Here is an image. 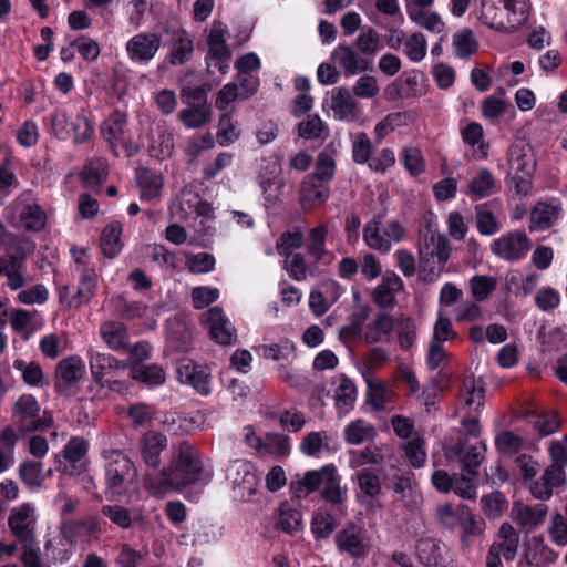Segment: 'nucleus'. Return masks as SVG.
Returning <instances> with one entry per match:
<instances>
[{
  "label": "nucleus",
  "instance_id": "nucleus-1",
  "mask_svg": "<svg viewBox=\"0 0 567 567\" xmlns=\"http://www.w3.org/2000/svg\"><path fill=\"white\" fill-rule=\"evenodd\" d=\"M450 250L449 239L445 235L439 233L424 235L419 247V255L422 271H429L425 276L426 279L434 280L440 276L450 258Z\"/></svg>",
  "mask_w": 567,
  "mask_h": 567
},
{
  "label": "nucleus",
  "instance_id": "nucleus-2",
  "mask_svg": "<svg viewBox=\"0 0 567 567\" xmlns=\"http://www.w3.org/2000/svg\"><path fill=\"white\" fill-rule=\"evenodd\" d=\"M51 130L62 141L82 144L93 134L91 122L82 114L69 116L65 111L56 110L51 117Z\"/></svg>",
  "mask_w": 567,
  "mask_h": 567
},
{
  "label": "nucleus",
  "instance_id": "nucleus-3",
  "mask_svg": "<svg viewBox=\"0 0 567 567\" xmlns=\"http://www.w3.org/2000/svg\"><path fill=\"white\" fill-rule=\"evenodd\" d=\"M520 544L518 532L507 522L502 523L496 539L488 548L485 565L486 567H504L501 554L506 561L516 558Z\"/></svg>",
  "mask_w": 567,
  "mask_h": 567
},
{
  "label": "nucleus",
  "instance_id": "nucleus-4",
  "mask_svg": "<svg viewBox=\"0 0 567 567\" xmlns=\"http://www.w3.org/2000/svg\"><path fill=\"white\" fill-rule=\"evenodd\" d=\"M228 35V28L220 21H214L212 23L207 35V66L218 69L223 74L228 72L229 61L231 59V51L227 45Z\"/></svg>",
  "mask_w": 567,
  "mask_h": 567
},
{
  "label": "nucleus",
  "instance_id": "nucleus-5",
  "mask_svg": "<svg viewBox=\"0 0 567 567\" xmlns=\"http://www.w3.org/2000/svg\"><path fill=\"white\" fill-rule=\"evenodd\" d=\"M382 220L381 215H375L363 228V240L365 245L381 252L390 250L393 243H399L405 235L404 227L396 220L389 221L385 226L382 225L384 237H378V225Z\"/></svg>",
  "mask_w": 567,
  "mask_h": 567
},
{
  "label": "nucleus",
  "instance_id": "nucleus-6",
  "mask_svg": "<svg viewBox=\"0 0 567 567\" xmlns=\"http://www.w3.org/2000/svg\"><path fill=\"white\" fill-rule=\"evenodd\" d=\"M200 321L215 342L221 346H230L237 341L236 328L220 307H212L202 313Z\"/></svg>",
  "mask_w": 567,
  "mask_h": 567
},
{
  "label": "nucleus",
  "instance_id": "nucleus-7",
  "mask_svg": "<svg viewBox=\"0 0 567 567\" xmlns=\"http://www.w3.org/2000/svg\"><path fill=\"white\" fill-rule=\"evenodd\" d=\"M530 248V239L520 230L504 234L491 244L492 252L507 261H517L524 258Z\"/></svg>",
  "mask_w": 567,
  "mask_h": 567
},
{
  "label": "nucleus",
  "instance_id": "nucleus-8",
  "mask_svg": "<svg viewBox=\"0 0 567 567\" xmlns=\"http://www.w3.org/2000/svg\"><path fill=\"white\" fill-rule=\"evenodd\" d=\"M199 463H169L163 467L158 477V488L165 492L168 488H181L193 484L200 475Z\"/></svg>",
  "mask_w": 567,
  "mask_h": 567
},
{
  "label": "nucleus",
  "instance_id": "nucleus-9",
  "mask_svg": "<svg viewBox=\"0 0 567 567\" xmlns=\"http://www.w3.org/2000/svg\"><path fill=\"white\" fill-rule=\"evenodd\" d=\"M162 47V37L156 32H140L125 44L128 59L134 63H148Z\"/></svg>",
  "mask_w": 567,
  "mask_h": 567
},
{
  "label": "nucleus",
  "instance_id": "nucleus-10",
  "mask_svg": "<svg viewBox=\"0 0 567 567\" xmlns=\"http://www.w3.org/2000/svg\"><path fill=\"white\" fill-rule=\"evenodd\" d=\"M96 285L95 270L93 268H83L81 270L80 285L75 293L70 297V287L63 286L59 292L60 302L69 309H78L92 299L95 293Z\"/></svg>",
  "mask_w": 567,
  "mask_h": 567
},
{
  "label": "nucleus",
  "instance_id": "nucleus-11",
  "mask_svg": "<svg viewBox=\"0 0 567 567\" xmlns=\"http://www.w3.org/2000/svg\"><path fill=\"white\" fill-rule=\"evenodd\" d=\"M8 526L19 544L28 545L35 543V516L33 508L29 504H23L11 511Z\"/></svg>",
  "mask_w": 567,
  "mask_h": 567
},
{
  "label": "nucleus",
  "instance_id": "nucleus-12",
  "mask_svg": "<svg viewBox=\"0 0 567 567\" xmlns=\"http://www.w3.org/2000/svg\"><path fill=\"white\" fill-rule=\"evenodd\" d=\"M12 417L22 432L35 431L40 424V406L31 394H23L16 402Z\"/></svg>",
  "mask_w": 567,
  "mask_h": 567
},
{
  "label": "nucleus",
  "instance_id": "nucleus-13",
  "mask_svg": "<svg viewBox=\"0 0 567 567\" xmlns=\"http://www.w3.org/2000/svg\"><path fill=\"white\" fill-rule=\"evenodd\" d=\"M566 481V474L561 463H551L543 475L530 484L529 489L534 497L547 501L553 495V489L561 486Z\"/></svg>",
  "mask_w": 567,
  "mask_h": 567
},
{
  "label": "nucleus",
  "instance_id": "nucleus-14",
  "mask_svg": "<svg viewBox=\"0 0 567 567\" xmlns=\"http://www.w3.org/2000/svg\"><path fill=\"white\" fill-rule=\"evenodd\" d=\"M175 148L174 134L166 123H157L150 128L148 154L163 161L169 158Z\"/></svg>",
  "mask_w": 567,
  "mask_h": 567
},
{
  "label": "nucleus",
  "instance_id": "nucleus-15",
  "mask_svg": "<svg viewBox=\"0 0 567 567\" xmlns=\"http://www.w3.org/2000/svg\"><path fill=\"white\" fill-rule=\"evenodd\" d=\"M331 110L336 118L353 122L359 118L361 110L354 95L346 87H336L331 93Z\"/></svg>",
  "mask_w": 567,
  "mask_h": 567
},
{
  "label": "nucleus",
  "instance_id": "nucleus-16",
  "mask_svg": "<svg viewBox=\"0 0 567 567\" xmlns=\"http://www.w3.org/2000/svg\"><path fill=\"white\" fill-rule=\"evenodd\" d=\"M555 553L544 543L543 536H534L524 545V551L519 560L522 567H543L554 563Z\"/></svg>",
  "mask_w": 567,
  "mask_h": 567
},
{
  "label": "nucleus",
  "instance_id": "nucleus-17",
  "mask_svg": "<svg viewBox=\"0 0 567 567\" xmlns=\"http://www.w3.org/2000/svg\"><path fill=\"white\" fill-rule=\"evenodd\" d=\"M177 374L182 383L189 384L198 393L207 395L210 392V373L207 368L184 361L178 365Z\"/></svg>",
  "mask_w": 567,
  "mask_h": 567
},
{
  "label": "nucleus",
  "instance_id": "nucleus-18",
  "mask_svg": "<svg viewBox=\"0 0 567 567\" xmlns=\"http://www.w3.org/2000/svg\"><path fill=\"white\" fill-rule=\"evenodd\" d=\"M331 59L340 65L346 76L365 72L370 69V62L347 44H339L332 51Z\"/></svg>",
  "mask_w": 567,
  "mask_h": 567
},
{
  "label": "nucleus",
  "instance_id": "nucleus-19",
  "mask_svg": "<svg viewBox=\"0 0 567 567\" xmlns=\"http://www.w3.org/2000/svg\"><path fill=\"white\" fill-rule=\"evenodd\" d=\"M404 287L402 279L393 271H386L372 292L373 302L380 308H392L396 303L395 295Z\"/></svg>",
  "mask_w": 567,
  "mask_h": 567
},
{
  "label": "nucleus",
  "instance_id": "nucleus-20",
  "mask_svg": "<svg viewBox=\"0 0 567 567\" xmlns=\"http://www.w3.org/2000/svg\"><path fill=\"white\" fill-rule=\"evenodd\" d=\"M0 276L7 278V287L11 290L21 289L29 281L25 272V262L23 257H17L7 254L0 258Z\"/></svg>",
  "mask_w": 567,
  "mask_h": 567
},
{
  "label": "nucleus",
  "instance_id": "nucleus-21",
  "mask_svg": "<svg viewBox=\"0 0 567 567\" xmlns=\"http://www.w3.org/2000/svg\"><path fill=\"white\" fill-rule=\"evenodd\" d=\"M478 19L491 29L504 33H512L503 0H482Z\"/></svg>",
  "mask_w": 567,
  "mask_h": 567
},
{
  "label": "nucleus",
  "instance_id": "nucleus-22",
  "mask_svg": "<svg viewBox=\"0 0 567 567\" xmlns=\"http://www.w3.org/2000/svg\"><path fill=\"white\" fill-rule=\"evenodd\" d=\"M394 330V318L386 312H379L367 324L362 338L367 344L389 342Z\"/></svg>",
  "mask_w": 567,
  "mask_h": 567
},
{
  "label": "nucleus",
  "instance_id": "nucleus-23",
  "mask_svg": "<svg viewBox=\"0 0 567 567\" xmlns=\"http://www.w3.org/2000/svg\"><path fill=\"white\" fill-rule=\"evenodd\" d=\"M85 365L83 361L78 357H70L63 359L58 363L55 375H56V388L66 390L76 384L84 375Z\"/></svg>",
  "mask_w": 567,
  "mask_h": 567
},
{
  "label": "nucleus",
  "instance_id": "nucleus-24",
  "mask_svg": "<svg viewBox=\"0 0 567 567\" xmlns=\"http://www.w3.org/2000/svg\"><path fill=\"white\" fill-rule=\"evenodd\" d=\"M509 172L534 173L535 159L530 145L524 140L515 141L508 151Z\"/></svg>",
  "mask_w": 567,
  "mask_h": 567
},
{
  "label": "nucleus",
  "instance_id": "nucleus-25",
  "mask_svg": "<svg viewBox=\"0 0 567 567\" xmlns=\"http://www.w3.org/2000/svg\"><path fill=\"white\" fill-rule=\"evenodd\" d=\"M99 333L103 342L113 351L121 352L127 348V327L120 321L109 320L100 326Z\"/></svg>",
  "mask_w": 567,
  "mask_h": 567
},
{
  "label": "nucleus",
  "instance_id": "nucleus-26",
  "mask_svg": "<svg viewBox=\"0 0 567 567\" xmlns=\"http://www.w3.org/2000/svg\"><path fill=\"white\" fill-rule=\"evenodd\" d=\"M336 540L338 547L352 557L364 556L368 551V546L362 538L361 528L353 524L348 525L338 533Z\"/></svg>",
  "mask_w": 567,
  "mask_h": 567
},
{
  "label": "nucleus",
  "instance_id": "nucleus-27",
  "mask_svg": "<svg viewBox=\"0 0 567 567\" xmlns=\"http://www.w3.org/2000/svg\"><path fill=\"white\" fill-rule=\"evenodd\" d=\"M97 530V523L94 518L84 520H68L61 525V536L69 544L89 540Z\"/></svg>",
  "mask_w": 567,
  "mask_h": 567
},
{
  "label": "nucleus",
  "instance_id": "nucleus-28",
  "mask_svg": "<svg viewBox=\"0 0 567 567\" xmlns=\"http://www.w3.org/2000/svg\"><path fill=\"white\" fill-rule=\"evenodd\" d=\"M329 196V189L316 177H305L300 186V203L303 208H315L322 205Z\"/></svg>",
  "mask_w": 567,
  "mask_h": 567
},
{
  "label": "nucleus",
  "instance_id": "nucleus-29",
  "mask_svg": "<svg viewBox=\"0 0 567 567\" xmlns=\"http://www.w3.org/2000/svg\"><path fill=\"white\" fill-rule=\"evenodd\" d=\"M137 185L142 199L156 200L162 195L164 177L156 171L142 168L137 173Z\"/></svg>",
  "mask_w": 567,
  "mask_h": 567
},
{
  "label": "nucleus",
  "instance_id": "nucleus-30",
  "mask_svg": "<svg viewBox=\"0 0 567 567\" xmlns=\"http://www.w3.org/2000/svg\"><path fill=\"white\" fill-rule=\"evenodd\" d=\"M194 52V42L184 29L175 30L172 33L169 63L173 65L184 64L190 60Z\"/></svg>",
  "mask_w": 567,
  "mask_h": 567
},
{
  "label": "nucleus",
  "instance_id": "nucleus-31",
  "mask_svg": "<svg viewBox=\"0 0 567 567\" xmlns=\"http://www.w3.org/2000/svg\"><path fill=\"white\" fill-rule=\"evenodd\" d=\"M126 123V114L120 111H115L102 123L101 126L102 137L110 144L111 151L116 156V142L123 137Z\"/></svg>",
  "mask_w": 567,
  "mask_h": 567
},
{
  "label": "nucleus",
  "instance_id": "nucleus-32",
  "mask_svg": "<svg viewBox=\"0 0 567 567\" xmlns=\"http://www.w3.org/2000/svg\"><path fill=\"white\" fill-rule=\"evenodd\" d=\"M559 214V206L538 202L530 212L529 230H545L551 227L557 221Z\"/></svg>",
  "mask_w": 567,
  "mask_h": 567
},
{
  "label": "nucleus",
  "instance_id": "nucleus-33",
  "mask_svg": "<svg viewBox=\"0 0 567 567\" xmlns=\"http://www.w3.org/2000/svg\"><path fill=\"white\" fill-rule=\"evenodd\" d=\"M121 235L122 224L118 221H112L104 227L100 237V247L105 257L113 259L120 254L123 247Z\"/></svg>",
  "mask_w": 567,
  "mask_h": 567
},
{
  "label": "nucleus",
  "instance_id": "nucleus-34",
  "mask_svg": "<svg viewBox=\"0 0 567 567\" xmlns=\"http://www.w3.org/2000/svg\"><path fill=\"white\" fill-rule=\"evenodd\" d=\"M547 506L545 504H537L535 506L523 505L515 503L513 506V518L523 527L540 525L547 514Z\"/></svg>",
  "mask_w": 567,
  "mask_h": 567
},
{
  "label": "nucleus",
  "instance_id": "nucleus-35",
  "mask_svg": "<svg viewBox=\"0 0 567 567\" xmlns=\"http://www.w3.org/2000/svg\"><path fill=\"white\" fill-rule=\"evenodd\" d=\"M178 120L187 128H199L212 120V107L208 103L190 104L178 112Z\"/></svg>",
  "mask_w": 567,
  "mask_h": 567
},
{
  "label": "nucleus",
  "instance_id": "nucleus-36",
  "mask_svg": "<svg viewBox=\"0 0 567 567\" xmlns=\"http://www.w3.org/2000/svg\"><path fill=\"white\" fill-rule=\"evenodd\" d=\"M290 454L289 437L279 433H267L261 447L259 450L260 456H270L285 458Z\"/></svg>",
  "mask_w": 567,
  "mask_h": 567
},
{
  "label": "nucleus",
  "instance_id": "nucleus-37",
  "mask_svg": "<svg viewBox=\"0 0 567 567\" xmlns=\"http://www.w3.org/2000/svg\"><path fill=\"white\" fill-rule=\"evenodd\" d=\"M461 399L468 414H477L485 401V391L473 378L465 379Z\"/></svg>",
  "mask_w": 567,
  "mask_h": 567
},
{
  "label": "nucleus",
  "instance_id": "nucleus-38",
  "mask_svg": "<svg viewBox=\"0 0 567 567\" xmlns=\"http://www.w3.org/2000/svg\"><path fill=\"white\" fill-rule=\"evenodd\" d=\"M486 445L482 442H458L446 451V458H460V461L484 460Z\"/></svg>",
  "mask_w": 567,
  "mask_h": 567
},
{
  "label": "nucleus",
  "instance_id": "nucleus-39",
  "mask_svg": "<svg viewBox=\"0 0 567 567\" xmlns=\"http://www.w3.org/2000/svg\"><path fill=\"white\" fill-rule=\"evenodd\" d=\"M504 9L507 13L509 22L508 27H511L512 32L518 30L523 27L530 13V1L529 0H503Z\"/></svg>",
  "mask_w": 567,
  "mask_h": 567
},
{
  "label": "nucleus",
  "instance_id": "nucleus-40",
  "mask_svg": "<svg viewBox=\"0 0 567 567\" xmlns=\"http://www.w3.org/2000/svg\"><path fill=\"white\" fill-rule=\"evenodd\" d=\"M177 199L178 208L184 215L195 213L199 216H207L212 210L209 205L203 202L199 195L189 187H184Z\"/></svg>",
  "mask_w": 567,
  "mask_h": 567
},
{
  "label": "nucleus",
  "instance_id": "nucleus-41",
  "mask_svg": "<svg viewBox=\"0 0 567 567\" xmlns=\"http://www.w3.org/2000/svg\"><path fill=\"white\" fill-rule=\"evenodd\" d=\"M336 472V467L330 465L328 473L324 474L321 496L327 503L341 505L346 501V491L341 487Z\"/></svg>",
  "mask_w": 567,
  "mask_h": 567
},
{
  "label": "nucleus",
  "instance_id": "nucleus-42",
  "mask_svg": "<svg viewBox=\"0 0 567 567\" xmlns=\"http://www.w3.org/2000/svg\"><path fill=\"white\" fill-rule=\"evenodd\" d=\"M52 473L53 467L51 463H22L20 467L22 481L32 487L40 486Z\"/></svg>",
  "mask_w": 567,
  "mask_h": 567
},
{
  "label": "nucleus",
  "instance_id": "nucleus-43",
  "mask_svg": "<svg viewBox=\"0 0 567 567\" xmlns=\"http://www.w3.org/2000/svg\"><path fill=\"white\" fill-rule=\"evenodd\" d=\"M298 134L305 140L323 142L329 135V128L319 115H308L298 124Z\"/></svg>",
  "mask_w": 567,
  "mask_h": 567
},
{
  "label": "nucleus",
  "instance_id": "nucleus-44",
  "mask_svg": "<svg viewBox=\"0 0 567 567\" xmlns=\"http://www.w3.org/2000/svg\"><path fill=\"white\" fill-rule=\"evenodd\" d=\"M496 192V182L488 169L478 171L468 184L467 194L475 199L487 197Z\"/></svg>",
  "mask_w": 567,
  "mask_h": 567
},
{
  "label": "nucleus",
  "instance_id": "nucleus-45",
  "mask_svg": "<svg viewBox=\"0 0 567 567\" xmlns=\"http://www.w3.org/2000/svg\"><path fill=\"white\" fill-rule=\"evenodd\" d=\"M107 164L101 157H94L87 161L82 171L83 183L87 187L100 186L107 177Z\"/></svg>",
  "mask_w": 567,
  "mask_h": 567
},
{
  "label": "nucleus",
  "instance_id": "nucleus-46",
  "mask_svg": "<svg viewBox=\"0 0 567 567\" xmlns=\"http://www.w3.org/2000/svg\"><path fill=\"white\" fill-rule=\"evenodd\" d=\"M13 368L21 372L22 380L30 386L40 388L48 383L42 368L34 361L27 362L17 359L13 362Z\"/></svg>",
  "mask_w": 567,
  "mask_h": 567
},
{
  "label": "nucleus",
  "instance_id": "nucleus-47",
  "mask_svg": "<svg viewBox=\"0 0 567 567\" xmlns=\"http://www.w3.org/2000/svg\"><path fill=\"white\" fill-rule=\"evenodd\" d=\"M462 534L460 540L464 548L471 546L470 537H480L485 533L486 523L483 518L474 515L470 509L466 512V516L461 519Z\"/></svg>",
  "mask_w": 567,
  "mask_h": 567
},
{
  "label": "nucleus",
  "instance_id": "nucleus-48",
  "mask_svg": "<svg viewBox=\"0 0 567 567\" xmlns=\"http://www.w3.org/2000/svg\"><path fill=\"white\" fill-rule=\"evenodd\" d=\"M20 221L25 229L40 231L45 226L47 215L38 204H25L20 212Z\"/></svg>",
  "mask_w": 567,
  "mask_h": 567
},
{
  "label": "nucleus",
  "instance_id": "nucleus-49",
  "mask_svg": "<svg viewBox=\"0 0 567 567\" xmlns=\"http://www.w3.org/2000/svg\"><path fill=\"white\" fill-rule=\"evenodd\" d=\"M472 298L476 302L486 300L496 289L497 280L492 276L476 275L468 281Z\"/></svg>",
  "mask_w": 567,
  "mask_h": 567
},
{
  "label": "nucleus",
  "instance_id": "nucleus-50",
  "mask_svg": "<svg viewBox=\"0 0 567 567\" xmlns=\"http://www.w3.org/2000/svg\"><path fill=\"white\" fill-rule=\"evenodd\" d=\"M455 53L461 59H467L478 49L477 40L472 30L462 29L453 35Z\"/></svg>",
  "mask_w": 567,
  "mask_h": 567
},
{
  "label": "nucleus",
  "instance_id": "nucleus-51",
  "mask_svg": "<svg viewBox=\"0 0 567 567\" xmlns=\"http://www.w3.org/2000/svg\"><path fill=\"white\" fill-rule=\"evenodd\" d=\"M476 227L480 234L492 236L499 230V223L489 209L488 204H481L475 207Z\"/></svg>",
  "mask_w": 567,
  "mask_h": 567
},
{
  "label": "nucleus",
  "instance_id": "nucleus-52",
  "mask_svg": "<svg viewBox=\"0 0 567 567\" xmlns=\"http://www.w3.org/2000/svg\"><path fill=\"white\" fill-rule=\"evenodd\" d=\"M328 225L321 224L318 227L310 230L308 236V252L316 260H321L327 254L326 238L328 235Z\"/></svg>",
  "mask_w": 567,
  "mask_h": 567
},
{
  "label": "nucleus",
  "instance_id": "nucleus-53",
  "mask_svg": "<svg viewBox=\"0 0 567 567\" xmlns=\"http://www.w3.org/2000/svg\"><path fill=\"white\" fill-rule=\"evenodd\" d=\"M374 435L375 429L362 420L351 422L344 430L346 440L350 444H361L373 439Z\"/></svg>",
  "mask_w": 567,
  "mask_h": 567
},
{
  "label": "nucleus",
  "instance_id": "nucleus-54",
  "mask_svg": "<svg viewBox=\"0 0 567 567\" xmlns=\"http://www.w3.org/2000/svg\"><path fill=\"white\" fill-rule=\"evenodd\" d=\"M336 404L339 409L348 412L357 400V388L354 383L346 378L341 377L338 388L334 393Z\"/></svg>",
  "mask_w": 567,
  "mask_h": 567
},
{
  "label": "nucleus",
  "instance_id": "nucleus-55",
  "mask_svg": "<svg viewBox=\"0 0 567 567\" xmlns=\"http://www.w3.org/2000/svg\"><path fill=\"white\" fill-rule=\"evenodd\" d=\"M90 369L93 379L96 382H102L103 375L107 370L116 368L118 361L111 354L102 352H91L89 358Z\"/></svg>",
  "mask_w": 567,
  "mask_h": 567
},
{
  "label": "nucleus",
  "instance_id": "nucleus-56",
  "mask_svg": "<svg viewBox=\"0 0 567 567\" xmlns=\"http://www.w3.org/2000/svg\"><path fill=\"white\" fill-rule=\"evenodd\" d=\"M185 266L190 274H207L215 268V257L208 252H187L185 254Z\"/></svg>",
  "mask_w": 567,
  "mask_h": 567
},
{
  "label": "nucleus",
  "instance_id": "nucleus-57",
  "mask_svg": "<svg viewBox=\"0 0 567 567\" xmlns=\"http://www.w3.org/2000/svg\"><path fill=\"white\" fill-rule=\"evenodd\" d=\"M167 440L159 432L150 431L141 439V449L145 458H155L166 447Z\"/></svg>",
  "mask_w": 567,
  "mask_h": 567
},
{
  "label": "nucleus",
  "instance_id": "nucleus-58",
  "mask_svg": "<svg viewBox=\"0 0 567 567\" xmlns=\"http://www.w3.org/2000/svg\"><path fill=\"white\" fill-rule=\"evenodd\" d=\"M393 396L394 392L384 383L380 381L369 383L368 402L374 410L384 409Z\"/></svg>",
  "mask_w": 567,
  "mask_h": 567
},
{
  "label": "nucleus",
  "instance_id": "nucleus-59",
  "mask_svg": "<svg viewBox=\"0 0 567 567\" xmlns=\"http://www.w3.org/2000/svg\"><path fill=\"white\" fill-rule=\"evenodd\" d=\"M453 312L456 322H474L483 318L482 307L474 299L460 302Z\"/></svg>",
  "mask_w": 567,
  "mask_h": 567
},
{
  "label": "nucleus",
  "instance_id": "nucleus-60",
  "mask_svg": "<svg viewBox=\"0 0 567 567\" xmlns=\"http://www.w3.org/2000/svg\"><path fill=\"white\" fill-rule=\"evenodd\" d=\"M330 465H326L321 471H311L305 474L303 480L299 483L296 488L297 497L301 498L307 496L309 493L315 492L323 483L324 474L328 473Z\"/></svg>",
  "mask_w": 567,
  "mask_h": 567
},
{
  "label": "nucleus",
  "instance_id": "nucleus-61",
  "mask_svg": "<svg viewBox=\"0 0 567 567\" xmlns=\"http://www.w3.org/2000/svg\"><path fill=\"white\" fill-rule=\"evenodd\" d=\"M409 18L420 27L435 33H441L445 29L444 22L440 16L429 9L419 12H412Z\"/></svg>",
  "mask_w": 567,
  "mask_h": 567
},
{
  "label": "nucleus",
  "instance_id": "nucleus-62",
  "mask_svg": "<svg viewBox=\"0 0 567 567\" xmlns=\"http://www.w3.org/2000/svg\"><path fill=\"white\" fill-rule=\"evenodd\" d=\"M481 502L484 514L492 519L498 518L507 508V501L501 492L484 495Z\"/></svg>",
  "mask_w": 567,
  "mask_h": 567
},
{
  "label": "nucleus",
  "instance_id": "nucleus-63",
  "mask_svg": "<svg viewBox=\"0 0 567 567\" xmlns=\"http://www.w3.org/2000/svg\"><path fill=\"white\" fill-rule=\"evenodd\" d=\"M240 131L237 123L228 114H223L219 118L217 138L221 146L229 145L238 140Z\"/></svg>",
  "mask_w": 567,
  "mask_h": 567
},
{
  "label": "nucleus",
  "instance_id": "nucleus-64",
  "mask_svg": "<svg viewBox=\"0 0 567 567\" xmlns=\"http://www.w3.org/2000/svg\"><path fill=\"white\" fill-rule=\"evenodd\" d=\"M279 526L285 533H296L301 526V514L287 503L281 504L279 507Z\"/></svg>",
  "mask_w": 567,
  "mask_h": 567
}]
</instances>
